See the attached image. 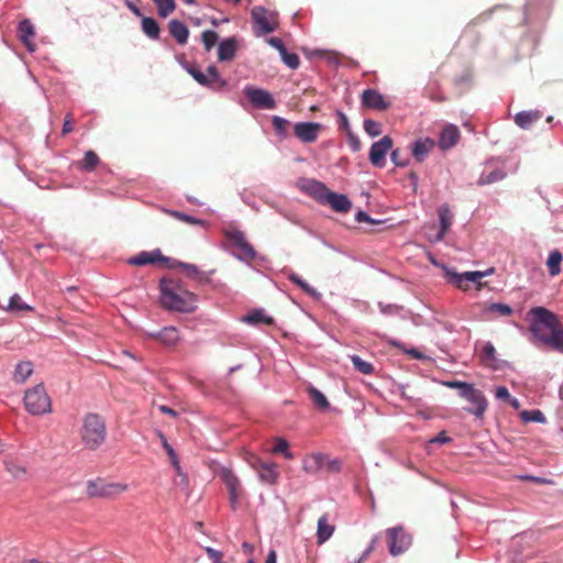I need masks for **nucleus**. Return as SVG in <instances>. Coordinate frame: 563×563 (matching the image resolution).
<instances>
[{"label": "nucleus", "instance_id": "e2e57ef3", "mask_svg": "<svg viewBox=\"0 0 563 563\" xmlns=\"http://www.w3.org/2000/svg\"><path fill=\"white\" fill-rule=\"evenodd\" d=\"M378 541H379V537L378 536H374L372 538L368 547L362 553L363 554V559H368V556L375 551Z\"/></svg>", "mask_w": 563, "mask_h": 563}, {"label": "nucleus", "instance_id": "20e7f679", "mask_svg": "<svg viewBox=\"0 0 563 563\" xmlns=\"http://www.w3.org/2000/svg\"><path fill=\"white\" fill-rule=\"evenodd\" d=\"M24 406L29 413L40 416L52 411V401L43 384L30 388L24 394Z\"/></svg>", "mask_w": 563, "mask_h": 563}, {"label": "nucleus", "instance_id": "bb28decb", "mask_svg": "<svg viewBox=\"0 0 563 563\" xmlns=\"http://www.w3.org/2000/svg\"><path fill=\"white\" fill-rule=\"evenodd\" d=\"M542 118L539 110L521 111L515 115V122L521 129H529L533 123Z\"/></svg>", "mask_w": 563, "mask_h": 563}, {"label": "nucleus", "instance_id": "f8f14e48", "mask_svg": "<svg viewBox=\"0 0 563 563\" xmlns=\"http://www.w3.org/2000/svg\"><path fill=\"white\" fill-rule=\"evenodd\" d=\"M322 130L318 122H298L294 125V135L303 143H313Z\"/></svg>", "mask_w": 563, "mask_h": 563}, {"label": "nucleus", "instance_id": "5701e85b", "mask_svg": "<svg viewBox=\"0 0 563 563\" xmlns=\"http://www.w3.org/2000/svg\"><path fill=\"white\" fill-rule=\"evenodd\" d=\"M238 51V42L235 37H229L220 42L218 47V59L220 62H227L234 58Z\"/></svg>", "mask_w": 563, "mask_h": 563}, {"label": "nucleus", "instance_id": "de8ad7c7", "mask_svg": "<svg viewBox=\"0 0 563 563\" xmlns=\"http://www.w3.org/2000/svg\"><path fill=\"white\" fill-rule=\"evenodd\" d=\"M272 124H273V128L275 130V132L280 135V136H286L287 135V130H288V126H289V121L282 118V117H278V115H274L272 118Z\"/></svg>", "mask_w": 563, "mask_h": 563}, {"label": "nucleus", "instance_id": "dca6fc26", "mask_svg": "<svg viewBox=\"0 0 563 563\" xmlns=\"http://www.w3.org/2000/svg\"><path fill=\"white\" fill-rule=\"evenodd\" d=\"M166 261L167 258L162 254V252L159 250H155L152 252L144 251L139 253L129 260V264L135 266H144L147 264L164 263Z\"/></svg>", "mask_w": 563, "mask_h": 563}, {"label": "nucleus", "instance_id": "39448f33", "mask_svg": "<svg viewBox=\"0 0 563 563\" xmlns=\"http://www.w3.org/2000/svg\"><path fill=\"white\" fill-rule=\"evenodd\" d=\"M251 16L254 23V33L257 36L272 33L278 26L277 13L268 11L264 7H254Z\"/></svg>", "mask_w": 563, "mask_h": 563}, {"label": "nucleus", "instance_id": "f03ea898", "mask_svg": "<svg viewBox=\"0 0 563 563\" xmlns=\"http://www.w3.org/2000/svg\"><path fill=\"white\" fill-rule=\"evenodd\" d=\"M159 288L164 308L179 312H190L196 308V295L187 290L180 280L163 278Z\"/></svg>", "mask_w": 563, "mask_h": 563}, {"label": "nucleus", "instance_id": "7ed1b4c3", "mask_svg": "<svg viewBox=\"0 0 563 563\" xmlns=\"http://www.w3.org/2000/svg\"><path fill=\"white\" fill-rule=\"evenodd\" d=\"M107 437L104 419L98 413H87L82 419L80 438L86 449L97 450Z\"/></svg>", "mask_w": 563, "mask_h": 563}, {"label": "nucleus", "instance_id": "c756f323", "mask_svg": "<svg viewBox=\"0 0 563 563\" xmlns=\"http://www.w3.org/2000/svg\"><path fill=\"white\" fill-rule=\"evenodd\" d=\"M323 465V455L313 453L303 459L302 468L305 472L313 474L318 472Z\"/></svg>", "mask_w": 563, "mask_h": 563}, {"label": "nucleus", "instance_id": "c9c22d12", "mask_svg": "<svg viewBox=\"0 0 563 563\" xmlns=\"http://www.w3.org/2000/svg\"><path fill=\"white\" fill-rule=\"evenodd\" d=\"M506 177V173L499 168L492 170L490 173H483L477 180L479 186L489 185L499 181Z\"/></svg>", "mask_w": 563, "mask_h": 563}, {"label": "nucleus", "instance_id": "58836bf2", "mask_svg": "<svg viewBox=\"0 0 563 563\" xmlns=\"http://www.w3.org/2000/svg\"><path fill=\"white\" fill-rule=\"evenodd\" d=\"M1 307L7 310H10V311H31L32 310V307L24 303L18 294H14L9 298L7 306H1Z\"/></svg>", "mask_w": 563, "mask_h": 563}, {"label": "nucleus", "instance_id": "4d7b16f0", "mask_svg": "<svg viewBox=\"0 0 563 563\" xmlns=\"http://www.w3.org/2000/svg\"><path fill=\"white\" fill-rule=\"evenodd\" d=\"M521 418L525 421H536V422H541L544 420L543 413L540 410H531V411L525 410L521 412Z\"/></svg>", "mask_w": 563, "mask_h": 563}, {"label": "nucleus", "instance_id": "69168bd1", "mask_svg": "<svg viewBox=\"0 0 563 563\" xmlns=\"http://www.w3.org/2000/svg\"><path fill=\"white\" fill-rule=\"evenodd\" d=\"M338 117H339V128L344 130L346 132V134H349V132H351V129H350V122H349L347 117L341 111L338 112Z\"/></svg>", "mask_w": 563, "mask_h": 563}, {"label": "nucleus", "instance_id": "9d476101", "mask_svg": "<svg viewBox=\"0 0 563 563\" xmlns=\"http://www.w3.org/2000/svg\"><path fill=\"white\" fill-rule=\"evenodd\" d=\"M189 74L195 78L197 82L212 89H222L227 86V80L220 76L216 66H209L206 73H202L196 68H190Z\"/></svg>", "mask_w": 563, "mask_h": 563}, {"label": "nucleus", "instance_id": "3c124183", "mask_svg": "<svg viewBox=\"0 0 563 563\" xmlns=\"http://www.w3.org/2000/svg\"><path fill=\"white\" fill-rule=\"evenodd\" d=\"M227 238L229 239V241L235 246V247H240L241 245H243L245 242H247L246 238H245V234L240 231V230H236V229H233L231 231H228L227 232Z\"/></svg>", "mask_w": 563, "mask_h": 563}, {"label": "nucleus", "instance_id": "423d86ee", "mask_svg": "<svg viewBox=\"0 0 563 563\" xmlns=\"http://www.w3.org/2000/svg\"><path fill=\"white\" fill-rule=\"evenodd\" d=\"M389 553L393 556L405 553L412 544V537L402 526L388 528L386 530Z\"/></svg>", "mask_w": 563, "mask_h": 563}, {"label": "nucleus", "instance_id": "f257e3e1", "mask_svg": "<svg viewBox=\"0 0 563 563\" xmlns=\"http://www.w3.org/2000/svg\"><path fill=\"white\" fill-rule=\"evenodd\" d=\"M533 317L531 332L544 345L563 352V325L556 314L543 307L530 310Z\"/></svg>", "mask_w": 563, "mask_h": 563}, {"label": "nucleus", "instance_id": "9b49d317", "mask_svg": "<svg viewBox=\"0 0 563 563\" xmlns=\"http://www.w3.org/2000/svg\"><path fill=\"white\" fill-rule=\"evenodd\" d=\"M393 145L394 141L388 135L373 143L368 155L371 164L375 167H384L386 164V155L391 150Z\"/></svg>", "mask_w": 563, "mask_h": 563}, {"label": "nucleus", "instance_id": "ddd939ff", "mask_svg": "<svg viewBox=\"0 0 563 563\" xmlns=\"http://www.w3.org/2000/svg\"><path fill=\"white\" fill-rule=\"evenodd\" d=\"M245 96L249 101L256 108L272 110L276 107V102L272 95L260 88H245Z\"/></svg>", "mask_w": 563, "mask_h": 563}, {"label": "nucleus", "instance_id": "a878e982", "mask_svg": "<svg viewBox=\"0 0 563 563\" xmlns=\"http://www.w3.org/2000/svg\"><path fill=\"white\" fill-rule=\"evenodd\" d=\"M170 35L177 41L178 44L184 45L188 41L189 30L187 25L179 20H170L168 23Z\"/></svg>", "mask_w": 563, "mask_h": 563}, {"label": "nucleus", "instance_id": "f3484780", "mask_svg": "<svg viewBox=\"0 0 563 563\" xmlns=\"http://www.w3.org/2000/svg\"><path fill=\"white\" fill-rule=\"evenodd\" d=\"M435 142L430 137L419 139L411 144V153L418 163H422L431 150L434 147Z\"/></svg>", "mask_w": 563, "mask_h": 563}, {"label": "nucleus", "instance_id": "1a4fd4ad", "mask_svg": "<svg viewBox=\"0 0 563 563\" xmlns=\"http://www.w3.org/2000/svg\"><path fill=\"white\" fill-rule=\"evenodd\" d=\"M460 396L473 405V407L466 409L470 413L479 419L484 417L488 401L479 389H476L472 384L466 391H460Z\"/></svg>", "mask_w": 563, "mask_h": 563}, {"label": "nucleus", "instance_id": "412c9836", "mask_svg": "<svg viewBox=\"0 0 563 563\" xmlns=\"http://www.w3.org/2000/svg\"><path fill=\"white\" fill-rule=\"evenodd\" d=\"M303 190L321 205L324 203L327 196L330 191L324 184L318 180H309L305 185Z\"/></svg>", "mask_w": 563, "mask_h": 563}, {"label": "nucleus", "instance_id": "603ef678", "mask_svg": "<svg viewBox=\"0 0 563 563\" xmlns=\"http://www.w3.org/2000/svg\"><path fill=\"white\" fill-rule=\"evenodd\" d=\"M218 37L219 36H218L217 32H214V31L207 30V31L202 32L201 40H202L206 51L209 52L216 45Z\"/></svg>", "mask_w": 563, "mask_h": 563}, {"label": "nucleus", "instance_id": "4be33fe9", "mask_svg": "<svg viewBox=\"0 0 563 563\" xmlns=\"http://www.w3.org/2000/svg\"><path fill=\"white\" fill-rule=\"evenodd\" d=\"M150 336L166 346H175L179 342V333L175 327H165L157 333H151Z\"/></svg>", "mask_w": 563, "mask_h": 563}, {"label": "nucleus", "instance_id": "a18cd8bd", "mask_svg": "<svg viewBox=\"0 0 563 563\" xmlns=\"http://www.w3.org/2000/svg\"><path fill=\"white\" fill-rule=\"evenodd\" d=\"M100 159L93 151L86 152L82 161L79 163L80 167L85 170H93L99 164Z\"/></svg>", "mask_w": 563, "mask_h": 563}, {"label": "nucleus", "instance_id": "b1692460", "mask_svg": "<svg viewBox=\"0 0 563 563\" xmlns=\"http://www.w3.org/2000/svg\"><path fill=\"white\" fill-rule=\"evenodd\" d=\"M334 530L335 527L329 522V516L322 515L318 520L317 543L323 544L332 537Z\"/></svg>", "mask_w": 563, "mask_h": 563}, {"label": "nucleus", "instance_id": "cd10ccee", "mask_svg": "<svg viewBox=\"0 0 563 563\" xmlns=\"http://www.w3.org/2000/svg\"><path fill=\"white\" fill-rule=\"evenodd\" d=\"M243 321H245L250 324H253V325H258V324L271 325L274 323V319L272 317L267 316L263 309H256V310L251 311L249 314H246L243 318Z\"/></svg>", "mask_w": 563, "mask_h": 563}, {"label": "nucleus", "instance_id": "052dcab7", "mask_svg": "<svg viewBox=\"0 0 563 563\" xmlns=\"http://www.w3.org/2000/svg\"><path fill=\"white\" fill-rule=\"evenodd\" d=\"M495 397L499 400L508 401L510 400V393L505 386H499L495 390Z\"/></svg>", "mask_w": 563, "mask_h": 563}, {"label": "nucleus", "instance_id": "4468645a", "mask_svg": "<svg viewBox=\"0 0 563 563\" xmlns=\"http://www.w3.org/2000/svg\"><path fill=\"white\" fill-rule=\"evenodd\" d=\"M253 468L256 470L258 476L263 483L268 485H275L279 478V472L277 470V464L275 463H266L261 460H256L255 463L252 464Z\"/></svg>", "mask_w": 563, "mask_h": 563}, {"label": "nucleus", "instance_id": "338daca9", "mask_svg": "<svg viewBox=\"0 0 563 563\" xmlns=\"http://www.w3.org/2000/svg\"><path fill=\"white\" fill-rule=\"evenodd\" d=\"M347 140H349V144H350L351 148L354 152H358L361 150V147H362L361 141L352 132H349Z\"/></svg>", "mask_w": 563, "mask_h": 563}, {"label": "nucleus", "instance_id": "37998d69", "mask_svg": "<svg viewBox=\"0 0 563 563\" xmlns=\"http://www.w3.org/2000/svg\"><path fill=\"white\" fill-rule=\"evenodd\" d=\"M179 266L185 271V273L188 277H191L199 283H203V282L208 280L206 275L202 272H200L196 265L180 263Z\"/></svg>", "mask_w": 563, "mask_h": 563}, {"label": "nucleus", "instance_id": "a211bd4d", "mask_svg": "<svg viewBox=\"0 0 563 563\" xmlns=\"http://www.w3.org/2000/svg\"><path fill=\"white\" fill-rule=\"evenodd\" d=\"M460 140V130L453 124L444 126L439 137V146L442 150H449L456 145Z\"/></svg>", "mask_w": 563, "mask_h": 563}, {"label": "nucleus", "instance_id": "79ce46f5", "mask_svg": "<svg viewBox=\"0 0 563 563\" xmlns=\"http://www.w3.org/2000/svg\"><path fill=\"white\" fill-rule=\"evenodd\" d=\"M170 217L191 225H203L205 221L176 210H165Z\"/></svg>", "mask_w": 563, "mask_h": 563}, {"label": "nucleus", "instance_id": "aec40b11", "mask_svg": "<svg viewBox=\"0 0 563 563\" xmlns=\"http://www.w3.org/2000/svg\"><path fill=\"white\" fill-rule=\"evenodd\" d=\"M438 216L440 220V231L435 240L441 241L451 228L454 216L448 203H443L439 207Z\"/></svg>", "mask_w": 563, "mask_h": 563}, {"label": "nucleus", "instance_id": "8fccbe9b", "mask_svg": "<svg viewBox=\"0 0 563 563\" xmlns=\"http://www.w3.org/2000/svg\"><path fill=\"white\" fill-rule=\"evenodd\" d=\"M161 438L163 440V448L165 449L166 453L168 454V456L170 457V462H172V465L174 466L175 471L180 474L181 472V468H180V465H179V461L177 459V455H176V452L174 451V449L172 448V445L167 442L166 438L161 434Z\"/></svg>", "mask_w": 563, "mask_h": 563}, {"label": "nucleus", "instance_id": "49530a36", "mask_svg": "<svg viewBox=\"0 0 563 563\" xmlns=\"http://www.w3.org/2000/svg\"><path fill=\"white\" fill-rule=\"evenodd\" d=\"M351 361L355 369L362 374L369 375L374 372L373 364L362 360L358 355H352Z\"/></svg>", "mask_w": 563, "mask_h": 563}, {"label": "nucleus", "instance_id": "09e8293b", "mask_svg": "<svg viewBox=\"0 0 563 563\" xmlns=\"http://www.w3.org/2000/svg\"><path fill=\"white\" fill-rule=\"evenodd\" d=\"M239 249L238 257L245 262H251L256 257V251L254 247L249 243L245 242L243 245H241Z\"/></svg>", "mask_w": 563, "mask_h": 563}, {"label": "nucleus", "instance_id": "c03bdc74", "mask_svg": "<svg viewBox=\"0 0 563 563\" xmlns=\"http://www.w3.org/2000/svg\"><path fill=\"white\" fill-rule=\"evenodd\" d=\"M289 280L297 285L302 291H305L307 295L311 297H317L318 292L317 290L311 287L307 282H305L299 275L292 273L289 275Z\"/></svg>", "mask_w": 563, "mask_h": 563}, {"label": "nucleus", "instance_id": "774afa93", "mask_svg": "<svg viewBox=\"0 0 563 563\" xmlns=\"http://www.w3.org/2000/svg\"><path fill=\"white\" fill-rule=\"evenodd\" d=\"M268 43H269V45H272L273 47L278 49L279 54L285 53L286 47L280 38L271 37V38H268Z\"/></svg>", "mask_w": 563, "mask_h": 563}, {"label": "nucleus", "instance_id": "6ab92c4d", "mask_svg": "<svg viewBox=\"0 0 563 563\" xmlns=\"http://www.w3.org/2000/svg\"><path fill=\"white\" fill-rule=\"evenodd\" d=\"M323 205L330 206L334 211L346 213L351 210L352 203L343 194L329 191Z\"/></svg>", "mask_w": 563, "mask_h": 563}, {"label": "nucleus", "instance_id": "2f4dec72", "mask_svg": "<svg viewBox=\"0 0 563 563\" xmlns=\"http://www.w3.org/2000/svg\"><path fill=\"white\" fill-rule=\"evenodd\" d=\"M307 393L317 408L321 410H328L330 408V402L319 389L313 386H309L307 388Z\"/></svg>", "mask_w": 563, "mask_h": 563}, {"label": "nucleus", "instance_id": "72a5a7b5", "mask_svg": "<svg viewBox=\"0 0 563 563\" xmlns=\"http://www.w3.org/2000/svg\"><path fill=\"white\" fill-rule=\"evenodd\" d=\"M142 31L151 38H158L161 29L155 19L144 16L142 19Z\"/></svg>", "mask_w": 563, "mask_h": 563}, {"label": "nucleus", "instance_id": "2eb2a0df", "mask_svg": "<svg viewBox=\"0 0 563 563\" xmlns=\"http://www.w3.org/2000/svg\"><path fill=\"white\" fill-rule=\"evenodd\" d=\"M362 103L366 108L378 111L387 110L390 106V103L385 100L384 96L375 89H366L363 91Z\"/></svg>", "mask_w": 563, "mask_h": 563}, {"label": "nucleus", "instance_id": "13d9d810", "mask_svg": "<svg viewBox=\"0 0 563 563\" xmlns=\"http://www.w3.org/2000/svg\"><path fill=\"white\" fill-rule=\"evenodd\" d=\"M241 496H242V487H239L238 489H234V490H229L230 506L233 510H235L238 508Z\"/></svg>", "mask_w": 563, "mask_h": 563}, {"label": "nucleus", "instance_id": "f704fd0d", "mask_svg": "<svg viewBox=\"0 0 563 563\" xmlns=\"http://www.w3.org/2000/svg\"><path fill=\"white\" fill-rule=\"evenodd\" d=\"M219 476L224 482L228 490H234L241 487L239 478L231 470L222 468L219 473Z\"/></svg>", "mask_w": 563, "mask_h": 563}, {"label": "nucleus", "instance_id": "680f3d73", "mask_svg": "<svg viewBox=\"0 0 563 563\" xmlns=\"http://www.w3.org/2000/svg\"><path fill=\"white\" fill-rule=\"evenodd\" d=\"M73 123H74L73 114L68 113L64 120V124H63V129H62L63 135H66L74 130Z\"/></svg>", "mask_w": 563, "mask_h": 563}, {"label": "nucleus", "instance_id": "864d4df0", "mask_svg": "<svg viewBox=\"0 0 563 563\" xmlns=\"http://www.w3.org/2000/svg\"><path fill=\"white\" fill-rule=\"evenodd\" d=\"M364 130L371 136H378L382 134V124L372 119H366L364 121Z\"/></svg>", "mask_w": 563, "mask_h": 563}, {"label": "nucleus", "instance_id": "7c9ffc66", "mask_svg": "<svg viewBox=\"0 0 563 563\" xmlns=\"http://www.w3.org/2000/svg\"><path fill=\"white\" fill-rule=\"evenodd\" d=\"M20 38L21 41L26 45L30 46L31 40L35 35V29L30 20L25 19L19 23L18 27Z\"/></svg>", "mask_w": 563, "mask_h": 563}, {"label": "nucleus", "instance_id": "ea45409f", "mask_svg": "<svg viewBox=\"0 0 563 563\" xmlns=\"http://www.w3.org/2000/svg\"><path fill=\"white\" fill-rule=\"evenodd\" d=\"M289 443L284 438H277L275 444L272 448L274 454H283L285 459L292 460L294 454L289 451Z\"/></svg>", "mask_w": 563, "mask_h": 563}, {"label": "nucleus", "instance_id": "393cba45", "mask_svg": "<svg viewBox=\"0 0 563 563\" xmlns=\"http://www.w3.org/2000/svg\"><path fill=\"white\" fill-rule=\"evenodd\" d=\"M3 466L5 472H8L13 479L24 481L29 476V471L26 466L13 459H5L3 461Z\"/></svg>", "mask_w": 563, "mask_h": 563}, {"label": "nucleus", "instance_id": "bf43d9fd", "mask_svg": "<svg viewBox=\"0 0 563 563\" xmlns=\"http://www.w3.org/2000/svg\"><path fill=\"white\" fill-rule=\"evenodd\" d=\"M206 553H207L208 558L210 560H212L214 563L221 562L223 559L222 552H220L213 548H210V547L206 548Z\"/></svg>", "mask_w": 563, "mask_h": 563}, {"label": "nucleus", "instance_id": "6e6d98bb", "mask_svg": "<svg viewBox=\"0 0 563 563\" xmlns=\"http://www.w3.org/2000/svg\"><path fill=\"white\" fill-rule=\"evenodd\" d=\"M390 158L393 163L398 167H406L409 165V158L402 157L401 151L399 148H396L391 152Z\"/></svg>", "mask_w": 563, "mask_h": 563}, {"label": "nucleus", "instance_id": "473e14b6", "mask_svg": "<svg viewBox=\"0 0 563 563\" xmlns=\"http://www.w3.org/2000/svg\"><path fill=\"white\" fill-rule=\"evenodd\" d=\"M562 253L559 250H554L550 253L547 266L551 276H558L561 273Z\"/></svg>", "mask_w": 563, "mask_h": 563}, {"label": "nucleus", "instance_id": "a19ab883", "mask_svg": "<svg viewBox=\"0 0 563 563\" xmlns=\"http://www.w3.org/2000/svg\"><path fill=\"white\" fill-rule=\"evenodd\" d=\"M156 7L159 16L166 18L172 14L176 9L175 0H152Z\"/></svg>", "mask_w": 563, "mask_h": 563}, {"label": "nucleus", "instance_id": "6e6552de", "mask_svg": "<svg viewBox=\"0 0 563 563\" xmlns=\"http://www.w3.org/2000/svg\"><path fill=\"white\" fill-rule=\"evenodd\" d=\"M128 485L122 483H106L100 479L87 483V495L90 498H111L124 493Z\"/></svg>", "mask_w": 563, "mask_h": 563}, {"label": "nucleus", "instance_id": "4c0bfd02", "mask_svg": "<svg viewBox=\"0 0 563 563\" xmlns=\"http://www.w3.org/2000/svg\"><path fill=\"white\" fill-rule=\"evenodd\" d=\"M484 312L507 317L512 313V308L505 303L493 302V303L485 305Z\"/></svg>", "mask_w": 563, "mask_h": 563}, {"label": "nucleus", "instance_id": "c85d7f7f", "mask_svg": "<svg viewBox=\"0 0 563 563\" xmlns=\"http://www.w3.org/2000/svg\"><path fill=\"white\" fill-rule=\"evenodd\" d=\"M33 373V365L31 362H20L13 372V380L16 384H23Z\"/></svg>", "mask_w": 563, "mask_h": 563}, {"label": "nucleus", "instance_id": "0eeeda50", "mask_svg": "<svg viewBox=\"0 0 563 563\" xmlns=\"http://www.w3.org/2000/svg\"><path fill=\"white\" fill-rule=\"evenodd\" d=\"M493 268L485 272H466L463 274H459L449 268H445V276L448 282L452 285L456 286L462 290H467L470 288V284H475L476 288L479 290L483 287L482 278L493 273Z\"/></svg>", "mask_w": 563, "mask_h": 563}, {"label": "nucleus", "instance_id": "0e129e2a", "mask_svg": "<svg viewBox=\"0 0 563 563\" xmlns=\"http://www.w3.org/2000/svg\"><path fill=\"white\" fill-rule=\"evenodd\" d=\"M445 385L450 388H457L460 391H466L472 386V384L460 380L448 382Z\"/></svg>", "mask_w": 563, "mask_h": 563}, {"label": "nucleus", "instance_id": "5fc2aeb1", "mask_svg": "<svg viewBox=\"0 0 563 563\" xmlns=\"http://www.w3.org/2000/svg\"><path fill=\"white\" fill-rule=\"evenodd\" d=\"M284 63L290 67L291 69H297L299 67V57L295 53H289L285 49V53L280 54Z\"/></svg>", "mask_w": 563, "mask_h": 563}, {"label": "nucleus", "instance_id": "e433bc0d", "mask_svg": "<svg viewBox=\"0 0 563 563\" xmlns=\"http://www.w3.org/2000/svg\"><path fill=\"white\" fill-rule=\"evenodd\" d=\"M496 350L490 342L484 344L481 352V361L488 367H495Z\"/></svg>", "mask_w": 563, "mask_h": 563}]
</instances>
